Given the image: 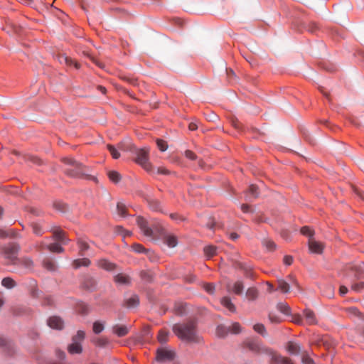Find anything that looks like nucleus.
Masks as SVG:
<instances>
[{
	"label": "nucleus",
	"mask_w": 364,
	"mask_h": 364,
	"mask_svg": "<svg viewBox=\"0 0 364 364\" xmlns=\"http://www.w3.org/2000/svg\"><path fill=\"white\" fill-rule=\"evenodd\" d=\"M172 331L183 341L193 343H199L202 341V338L198 331L197 322L195 320L175 323L172 326Z\"/></svg>",
	"instance_id": "obj_1"
},
{
	"label": "nucleus",
	"mask_w": 364,
	"mask_h": 364,
	"mask_svg": "<svg viewBox=\"0 0 364 364\" xmlns=\"http://www.w3.org/2000/svg\"><path fill=\"white\" fill-rule=\"evenodd\" d=\"M245 346L250 351L260 354L264 353L271 358V362L273 363H282V364H293L291 359L287 357H284L280 354L275 352L272 348L266 347L262 345L257 341L250 340L245 343Z\"/></svg>",
	"instance_id": "obj_2"
},
{
	"label": "nucleus",
	"mask_w": 364,
	"mask_h": 364,
	"mask_svg": "<svg viewBox=\"0 0 364 364\" xmlns=\"http://www.w3.org/2000/svg\"><path fill=\"white\" fill-rule=\"evenodd\" d=\"M63 161L68 166L65 173L72 178H80L88 175V168L71 157L63 158Z\"/></svg>",
	"instance_id": "obj_3"
},
{
	"label": "nucleus",
	"mask_w": 364,
	"mask_h": 364,
	"mask_svg": "<svg viewBox=\"0 0 364 364\" xmlns=\"http://www.w3.org/2000/svg\"><path fill=\"white\" fill-rule=\"evenodd\" d=\"M53 234V240H56L57 242L47 245V249L54 253H60L63 251V248L61 247V244L64 243L65 233L58 227H52L50 230Z\"/></svg>",
	"instance_id": "obj_4"
},
{
	"label": "nucleus",
	"mask_w": 364,
	"mask_h": 364,
	"mask_svg": "<svg viewBox=\"0 0 364 364\" xmlns=\"http://www.w3.org/2000/svg\"><path fill=\"white\" fill-rule=\"evenodd\" d=\"M85 333L84 331L79 330L76 334L72 336L71 343L68 345V352L71 354H81L83 351L82 343L85 340Z\"/></svg>",
	"instance_id": "obj_5"
},
{
	"label": "nucleus",
	"mask_w": 364,
	"mask_h": 364,
	"mask_svg": "<svg viewBox=\"0 0 364 364\" xmlns=\"http://www.w3.org/2000/svg\"><path fill=\"white\" fill-rule=\"evenodd\" d=\"M135 161L146 171H151L152 166L149 161V149L146 148L136 149Z\"/></svg>",
	"instance_id": "obj_6"
},
{
	"label": "nucleus",
	"mask_w": 364,
	"mask_h": 364,
	"mask_svg": "<svg viewBox=\"0 0 364 364\" xmlns=\"http://www.w3.org/2000/svg\"><path fill=\"white\" fill-rule=\"evenodd\" d=\"M175 352L166 347H161L156 350V360L160 363L171 361L175 358Z\"/></svg>",
	"instance_id": "obj_7"
},
{
	"label": "nucleus",
	"mask_w": 364,
	"mask_h": 364,
	"mask_svg": "<svg viewBox=\"0 0 364 364\" xmlns=\"http://www.w3.org/2000/svg\"><path fill=\"white\" fill-rule=\"evenodd\" d=\"M136 223L139 228L141 229L143 234L146 237L153 238L154 237V231L159 232V230L157 228L154 230L151 228L148 225L147 221L141 217H138L136 218Z\"/></svg>",
	"instance_id": "obj_8"
},
{
	"label": "nucleus",
	"mask_w": 364,
	"mask_h": 364,
	"mask_svg": "<svg viewBox=\"0 0 364 364\" xmlns=\"http://www.w3.org/2000/svg\"><path fill=\"white\" fill-rule=\"evenodd\" d=\"M47 326L56 331H62L65 328V321L59 316H51L47 319Z\"/></svg>",
	"instance_id": "obj_9"
},
{
	"label": "nucleus",
	"mask_w": 364,
	"mask_h": 364,
	"mask_svg": "<svg viewBox=\"0 0 364 364\" xmlns=\"http://www.w3.org/2000/svg\"><path fill=\"white\" fill-rule=\"evenodd\" d=\"M112 333L118 337H124L129 332V328L124 324L117 323L112 326Z\"/></svg>",
	"instance_id": "obj_10"
},
{
	"label": "nucleus",
	"mask_w": 364,
	"mask_h": 364,
	"mask_svg": "<svg viewBox=\"0 0 364 364\" xmlns=\"http://www.w3.org/2000/svg\"><path fill=\"white\" fill-rule=\"evenodd\" d=\"M309 249L312 253L321 254L323 250V245L314 238H309Z\"/></svg>",
	"instance_id": "obj_11"
},
{
	"label": "nucleus",
	"mask_w": 364,
	"mask_h": 364,
	"mask_svg": "<svg viewBox=\"0 0 364 364\" xmlns=\"http://www.w3.org/2000/svg\"><path fill=\"white\" fill-rule=\"evenodd\" d=\"M286 350L291 354L294 355H298L301 354L303 352L301 350V347L299 343L290 341L287 342L286 345Z\"/></svg>",
	"instance_id": "obj_12"
},
{
	"label": "nucleus",
	"mask_w": 364,
	"mask_h": 364,
	"mask_svg": "<svg viewBox=\"0 0 364 364\" xmlns=\"http://www.w3.org/2000/svg\"><path fill=\"white\" fill-rule=\"evenodd\" d=\"M344 311L346 312V315L350 318H358L360 320L364 319V315L356 307L351 306L346 308L344 309Z\"/></svg>",
	"instance_id": "obj_13"
},
{
	"label": "nucleus",
	"mask_w": 364,
	"mask_h": 364,
	"mask_svg": "<svg viewBox=\"0 0 364 364\" xmlns=\"http://www.w3.org/2000/svg\"><path fill=\"white\" fill-rule=\"evenodd\" d=\"M363 266L364 263L359 262L356 264H350L348 268L354 273L355 277L360 279L363 278Z\"/></svg>",
	"instance_id": "obj_14"
},
{
	"label": "nucleus",
	"mask_w": 364,
	"mask_h": 364,
	"mask_svg": "<svg viewBox=\"0 0 364 364\" xmlns=\"http://www.w3.org/2000/svg\"><path fill=\"white\" fill-rule=\"evenodd\" d=\"M19 250V246L16 244H11L7 247L4 248V252L9 259H14L16 258V255Z\"/></svg>",
	"instance_id": "obj_15"
},
{
	"label": "nucleus",
	"mask_w": 364,
	"mask_h": 364,
	"mask_svg": "<svg viewBox=\"0 0 364 364\" xmlns=\"http://www.w3.org/2000/svg\"><path fill=\"white\" fill-rule=\"evenodd\" d=\"M244 289L243 283L240 281H237L233 284H228L227 285V290L229 292H233L235 294H241Z\"/></svg>",
	"instance_id": "obj_16"
},
{
	"label": "nucleus",
	"mask_w": 364,
	"mask_h": 364,
	"mask_svg": "<svg viewBox=\"0 0 364 364\" xmlns=\"http://www.w3.org/2000/svg\"><path fill=\"white\" fill-rule=\"evenodd\" d=\"M303 315L307 324L313 325L316 323V315L313 311L306 309L304 311Z\"/></svg>",
	"instance_id": "obj_17"
},
{
	"label": "nucleus",
	"mask_w": 364,
	"mask_h": 364,
	"mask_svg": "<svg viewBox=\"0 0 364 364\" xmlns=\"http://www.w3.org/2000/svg\"><path fill=\"white\" fill-rule=\"evenodd\" d=\"M91 261L88 258L77 259L73 261L72 266L75 269H78L81 267H89Z\"/></svg>",
	"instance_id": "obj_18"
},
{
	"label": "nucleus",
	"mask_w": 364,
	"mask_h": 364,
	"mask_svg": "<svg viewBox=\"0 0 364 364\" xmlns=\"http://www.w3.org/2000/svg\"><path fill=\"white\" fill-rule=\"evenodd\" d=\"M97 264L99 267L107 271H112L115 267V264L114 263H112L105 259H99L97 262Z\"/></svg>",
	"instance_id": "obj_19"
},
{
	"label": "nucleus",
	"mask_w": 364,
	"mask_h": 364,
	"mask_svg": "<svg viewBox=\"0 0 364 364\" xmlns=\"http://www.w3.org/2000/svg\"><path fill=\"white\" fill-rule=\"evenodd\" d=\"M82 286L84 289L92 291L95 289L96 282L93 278L87 277L84 279Z\"/></svg>",
	"instance_id": "obj_20"
},
{
	"label": "nucleus",
	"mask_w": 364,
	"mask_h": 364,
	"mask_svg": "<svg viewBox=\"0 0 364 364\" xmlns=\"http://www.w3.org/2000/svg\"><path fill=\"white\" fill-rule=\"evenodd\" d=\"M174 313L178 316H183L186 313V305L182 302H176L173 307Z\"/></svg>",
	"instance_id": "obj_21"
},
{
	"label": "nucleus",
	"mask_w": 364,
	"mask_h": 364,
	"mask_svg": "<svg viewBox=\"0 0 364 364\" xmlns=\"http://www.w3.org/2000/svg\"><path fill=\"white\" fill-rule=\"evenodd\" d=\"M257 186L255 185H251L250 186L249 191L246 195L247 200H252V199H255L258 197L259 193L257 191Z\"/></svg>",
	"instance_id": "obj_22"
},
{
	"label": "nucleus",
	"mask_w": 364,
	"mask_h": 364,
	"mask_svg": "<svg viewBox=\"0 0 364 364\" xmlns=\"http://www.w3.org/2000/svg\"><path fill=\"white\" fill-rule=\"evenodd\" d=\"M230 332V328L224 325H219L216 328V336L219 338H225Z\"/></svg>",
	"instance_id": "obj_23"
},
{
	"label": "nucleus",
	"mask_w": 364,
	"mask_h": 364,
	"mask_svg": "<svg viewBox=\"0 0 364 364\" xmlns=\"http://www.w3.org/2000/svg\"><path fill=\"white\" fill-rule=\"evenodd\" d=\"M221 304L231 312H235L236 310L235 305L232 303L230 299L228 296L222 298Z\"/></svg>",
	"instance_id": "obj_24"
},
{
	"label": "nucleus",
	"mask_w": 364,
	"mask_h": 364,
	"mask_svg": "<svg viewBox=\"0 0 364 364\" xmlns=\"http://www.w3.org/2000/svg\"><path fill=\"white\" fill-rule=\"evenodd\" d=\"M1 285L9 289H11L16 286V282L11 277H5L1 281Z\"/></svg>",
	"instance_id": "obj_25"
},
{
	"label": "nucleus",
	"mask_w": 364,
	"mask_h": 364,
	"mask_svg": "<svg viewBox=\"0 0 364 364\" xmlns=\"http://www.w3.org/2000/svg\"><path fill=\"white\" fill-rule=\"evenodd\" d=\"M139 303V299L136 295H133L125 300V305L129 308L136 307L138 306Z\"/></svg>",
	"instance_id": "obj_26"
},
{
	"label": "nucleus",
	"mask_w": 364,
	"mask_h": 364,
	"mask_svg": "<svg viewBox=\"0 0 364 364\" xmlns=\"http://www.w3.org/2000/svg\"><path fill=\"white\" fill-rule=\"evenodd\" d=\"M114 281L120 284H128L130 282V278L126 274H119L114 277Z\"/></svg>",
	"instance_id": "obj_27"
},
{
	"label": "nucleus",
	"mask_w": 364,
	"mask_h": 364,
	"mask_svg": "<svg viewBox=\"0 0 364 364\" xmlns=\"http://www.w3.org/2000/svg\"><path fill=\"white\" fill-rule=\"evenodd\" d=\"M60 61L61 63H65L66 65H70V66L73 65L77 69H78L80 68L79 64L75 60H74L73 59H72L71 58H70L68 56H65V55L61 56Z\"/></svg>",
	"instance_id": "obj_28"
},
{
	"label": "nucleus",
	"mask_w": 364,
	"mask_h": 364,
	"mask_svg": "<svg viewBox=\"0 0 364 364\" xmlns=\"http://www.w3.org/2000/svg\"><path fill=\"white\" fill-rule=\"evenodd\" d=\"M53 207L55 210L61 213H65L68 210V205L61 201L53 202Z\"/></svg>",
	"instance_id": "obj_29"
},
{
	"label": "nucleus",
	"mask_w": 364,
	"mask_h": 364,
	"mask_svg": "<svg viewBox=\"0 0 364 364\" xmlns=\"http://www.w3.org/2000/svg\"><path fill=\"white\" fill-rule=\"evenodd\" d=\"M203 251L208 258H211L216 255L217 247L213 245H208L204 247Z\"/></svg>",
	"instance_id": "obj_30"
},
{
	"label": "nucleus",
	"mask_w": 364,
	"mask_h": 364,
	"mask_svg": "<svg viewBox=\"0 0 364 364\" xmlns=\"http://www.w3.org/2000/svg\"><path fill=\"white\" fill-rule=\"evenodd\" d=\"M278 289L281 290L283 293H288L290 287L289 284L282 279L277 280Z\"/></svg>",
	"instance_id": "obj_31"
},
{
	"label": "nucleus",
	"mask_w": 364,
	"mask_h": 364,
	"mask_svg": "<svg viewBox=\"0 0 364 364\" xmlns=\"http://www.w3.org/2000/svg\"><path fill=\"white\" fill-rule=\"evenodd\" d=\"M107 176L110 181L114 183H117L121 180V175L119 173L115 171H109L107 173Z\"/></svg>",
	"instance_id": "obj_32"
},
{
	"label": "nucleus",
	"mask_w": 364,
	"mask_h": 364,
	"mask_svg": "<svg viewBox=\"0 0 364 364\" xmlns=\"http://www.w3.org/2000/svg\"><path fill=\"white\" fill-rule=\"evenodd\" d=\"M132 250L137 252V253H141V252H144L145 253L146 255H149V254H153V251L150 250H146L140 244H134L132 245Z\"/></svg>",
	"instance_id": "obj_33"
},
{
	"label": "nucleus",
	"mask_w": 364,
	"mask_h": 364,
	"mask_svg": "<svg viewBox=\"0 0 364 364\" xmlns=\"http://www.w3.org/2000/svg\"><path fill=\"white\" fill-rule=\"evenodd\" d=\"M165 243L169 247H174L177 245V239L175 236L173 235H167L164 238Z\"/></svg>",
	"instance_id": "obj_34"
},
{
	"label": "nucleus",
	"mask_w": 364,
	"mask_h": 364,
	"mask_svg": "<svg viewBox=\"0 0 364 364\" xmlns=\"http://www.w3.org/2000/svg\"><path fill=\"white\" fill-rule=\"evenodd\" d=\"M257 296H258V291H257V289L252 287V288H249L247 290L246 296L248 298V299L255 300L257 299Z\"/></svg>",
	"instance_id": "obj_35"
},
{
	"label": "nucleus",
	"mask_w": 364,
	"mask_h": 364,
	"mask_svg": "<svg viewBox=\"0 0 364 364\" xmlns=\"http://www.w3.org/2000/svg\"><path fill=\"white\" fill-rule=\"evenodd\" d=\"M277 308L284 314L289 315L290 314V307L286 303H279L277 306Z\"/></svg>",
	"instance_id": "obj_36"
},
{
	"label": "nucleus",
	"mask_w": 364,
	"mask_h": 364,
	"mask_svg": "<svg viewBox=\"0 0 364 364\" xmlns=\"http://www.w3.org/2000/svg\"><path fill=\"white\" fill-rule=\"evenodd\" d=\"M148 202H149V205L151 210H153L154 211H161V203L159 201H158L156 200L151 199V200H149Z\"/></svg>",
	"instance_id": "obj_37"
},
{
	"label": "nucleus",
	"mask_w": 364,
	"mask_h": 364,
	"mask_svg": "<svg viewBox=\"0 0 364 364\" xmlns=\"http://www.w3.org/2000/svg\"><path fill=\"white\" fill-rule=\"evenodd\" d=\"M117 210L119 215L122 217H126L127 216V208L125 205L122 203L119 202L117 205Z\"/></svg>",
	"instance_id": "obj_38"
},
{
	"label": "nucleus",
	"mask_w": 364,
	"mask_h": 364,
	"mask_svg": "<svg viewBox=\"0 0 364 364\" xmlns=\"http://www.w3.org/2000/svg\"><path fill=\"white\" fill-rule=\"evenodd\" d=\"M104 328L105 326L103 323L98 321L94 322L92 330L95 333L98 334L101 333L104 330Z\"/></svg>",
	"instance_id": "obj_39"
},
{
	"label": "nucleus",
	"mask_w": 364,
	"mask_h": 364,
	"mask_svg": "<svg viewBox=\"0 0 364 364\" xmlns=\"http://www.w3.org/2000/svg\"><path fill=\"white\" fill-rule=\"evenodd\" d=\"M253 329L257 333H258L260 335H262V336H267V332H266L265 327L262 323H256V324H255L254 326H253Z\"/></svg>",
	"instance_id": "obj_40"
},
{
	"label": "nucleus",
	"mask_w": 364,
	"mask_h": 364,
	"mask_svg": "<svg viewBox=\"0 0 364 364\" xmlns=\"http://www.w3.org/2000/svg\"><path fill=\"white\" fill-rule=\"evenodd\" d=\"M168 338V332L164 330L159 331L158 333V341L163 343L167 342Z\"/></svg>",
	"instance_id": "obj_41"
},
{
	"label": "nucleus",
	"mask_w": 364,
	"mask_h": 364,
	"mask_svg": "<svg viewBox=\"0 0 364 364\" xmlns=\"http://www.w3.org/2000/svg\"><path fill=\"white\" fill-rule=\"evenodd\" d=\"M262 244L268 251H274L276 249V245L272 240L265 239L262 241Z\"/></svg>",
	"instance_id": "obj_42"
},
{
	"label": "nucleus",
	"mask_w": 364,
	"mask_h": 364,
	"mask_svg": "<svg viewBox=\"0 0 364 364\" xmlns=\"http://www.w3.org/2000/svg\"><path fill=\"white\" fill-rule=\"evenodd\" d=\"M301 361L304 364H314V361L310 358L309 355L306 351L301 353Z\"/></svg>",
	"instance_id": "obj_43"
},
{
	"label": "nucleus",
	"mask_w": 364,
	"mask_h": 364,
	"mask_svg": "<svg viewBox=\"0 0 364 364\" xmlns=\"http://www.w3.org/2000/svg\"><path fill=\"white\" fill-rule=\"evenodd\" d=\"M351 290L354 291L357 293H360L364 290V282H360L358 283H354L351 285Z\"/></svg>",
	"instance_id": "obj_44"
},
{
	"label": "nucleus",
	"mask_w": 364,
	"mask_h": 364,
	"mask_svg": "<svg viewBox=\"0 0 364 364\" xmlns=\"http://www.w3.org/2000/svg\"><path fill=\"white\" fill-rule=\"evenodd\" d=\"M77 245H78V247L80 249V252L81 255H84L83 252L87 250L90 247L89 245L85 241H84L82 240H79L77 242Z\"/></svg>",
	"instance_id": "obj_45"
},
{
	"label": "nucleus",
	"mask_w": 364,
	"mask_h": 364,
	"mask_svg": "<svg viewBox=\"0 0 364 364\" xmlns=\"http://www.w3.org/2000/svg\"><path fill=\"white\" fill-rule=\"evenodd\" d=\"M230 328V332L234 334L240 333L242 331V327L240 324L237 322H235L232 324Z\"/></svg>",
	"instance_id": "obj_46"
},
{
	"label": "nucleus",
	"mask_w": 364,
	"mask_h": 364,
	"mask_svg": "<svg viewBox=\"0 0 364 364\" xmlns=\"http://www.w3.org/2000/svg\"><path fill=\"white\" fill-rule=\"evenodd\" d=\"M107 149L109 151L112 156L114 159H117L119 158L120 156V154L118 151V149H117L114 146L112 145H110V144H108L107 145Z\"/></svg>",
	"instance_id": "obj_47"
},
{
	"label": "nucleus",
	"mask_w": 364,
	"mask_h": 364,
	"mask_svg": "<svg viewBox=\"0 0 364 364\" xmlns=\"http://www.w3.org/2000/svg\"><path fill=\"white\" fill-rule=\"evenodd\" d=\"M94 343L99 347H105L109 343V341L106 338H97L94 341Z\"/></svg>",
	"instance_id": "obj_48"
},
{
	"label": "nucleus",
	"mask_w": 364,
	"mask_h": 364,
	"mask_svg": "<svg viewBox=\"0 0 364 364\" xmlns=\"http://www.w3.org/2000/svg\"><path fill=\"white\" fill-rule=\"evenodd\" d=\"M215 285L213 283H207L203 284V289L207 291L208 294H213L215 291Z\"/></svg>",
	"instance_id": "obj_49"
},
{
	"label": "nucleus",
	"mask_w": 364,
	"mask_h": 364,
	"mask_svg": "<svg viewBox=\"0 0 364 364\" xmlns=\"http://www.w3.org/2000/svg\"><path fill=\"white\" fill-rule=\"evenodd\" d=\"M57 269L56 262L47 258V270L55 271Z\"/></svg>",
	"instance_id": "obj_50"
},
{
	"label": "nucleus",
	"mask_w": 364,
	"mask_h": 364,
	"mask_svg": "<svg viewBox=\"0 0 364 364\" xmlns=\"http://www.w3.org/2000/svg\"><path fill=\"white\" fill-rule=\"evenodd\" d=\"M301 232L304 235H306V236H309L310 238H312L311 237L313 236L314 235V231L310 229L309 227H303L301 229Z\"/></svg>",
	"instance_id": "obj_51"
},
{
	"label": "nucleus",
	"mask_w": 364,
	"mask_h": 364,
	"mask_svg": "<svg viewBox=\"0 0 364 364\" xmlns=\"http://www.w3.org/2000/svg\"><path fill=\"white\" fill-rule=\"evenodd\" d=\"M157 146L161 151H165L167 149V144L165 141L162 139H157L156 141Z\"/></svg>",
	"instance_id": "obj_52"
},
{
	"label": "nucleus",
	"mask_w": 364,
	"mask_h": 364,
	"mask_svg": "<svg viewBox=\"0 0 364 364\" xmlns=\"http://www.w3.org/2000/svg\"><path fill=\"white\" fill-rule=\"evenodd\" d=\"M292 321L297 324H302L303 323V318L299 314H295L293 316Z\"/></svg>",
	"instance_id": "obj_53"
},
{
	"label": "nucleus",
	"mask_w": 364,
	"mask_h": 364,
	"mask_svg": "<svg viewBox=\"0 0 364 364\" xmlns=\"http://www.w3.org/2000/svg\"><path fill=\"white\" fill-rule=\"evenodd\" d=\"M185 156L191 160H195L196 159V155L191 150H186L185 151Z\"/></svg>",
	"instance_id": "obj_54"
},
{
	"label": "nucleus",
	"mask_w": 364,
	"mask_h": 364,
	"mask_svg": "<svg viewBox=\"0 0 364 364\" xmlns=\"http://www.w3.org/2000/svg\"><path fill=\"white\" fill-rule=\"evenodd\" d=\"M269 318L271 321V322H272V323H279V322H281V318L279 316L273 315L272 314H270L269 315Z\"/></svg>",
	"instance_id": "obj_55"
},
{
	"label": "nucleus",
	"mask_w": 364,
	"mask_h": 364,
	"mask_svg": "<svg viewBox=\"0 0 364 364\" xmlns=\"http://www.w3.org/2000/svg\"><path fill=\"white\" fill-rule=\"evenodd\" d=\"M293 262V257L290 255H286L284 257V263L287 265H291Z\"/></svg>",
	"instance_id": "obj_56"
},
{
	"label": "nucleus",
	"mask_w": 364,
	"mask_h": 364,
	"mask_svg": "<svg viewBox=\"0 0 364 364\" xmlns=\"http://www.w3.org/2000/svg\"><path fill=\"white\" fill-rule=\"evenodd\" d=\"M157 173L159 174L167 175L169 174L170 172L165 167H159L157 168Z\"/></svg>",
	"instance_id": "obj_57"
},
{
	"label": "nucleus",
	"mask_w": 364,
	"mask_h": 364,
	"mask_svg": "<svg viewBox=\"0 0 364 364\" xmlns=\"http://www.w3.org/2000/svg\"><path fill=\"white\" fill-rule=\"evenodd\" d=\"M10 235L9 232L5 230L0 229V238H5Z\"/></svg>",
	"instance_id": "obj_58"
},
{
	"label": "nucleus",
	"mask_w": 364,
	"mask_h": 364,
	"mask_svg": "<svg viewBox=\"0 0 364 364\" xmlns=\"http://www.w3.org/2000/svg\"><path fill=\"white\" fill-rule=\"evenodd\" d=\"M33 230L34 233H36L37 235L39 234L41 232V228L37 224H34L33 225Z\"/></svg>",
	"instance_id": "obj_59"
},
{
	"label": "nucleus",
	"mask_w": 364,
	"mask_h": 364,
	"mask_svg": "<svg viewBox=\"0 0 364 364\" xmlns=\"http://www.w3.org/2000/svg\"><path fill=\"white\" fill-rule=\"evenodd\" d=\"M339 291L341 295H345L348 292V288L345 286H341Z\"/></svg>",
	"instance_id": "obj_60"
},
{
	"label": "nucleus",
	"mask_w": 364,
	"mask_h": 364,
	"mask_svg": "<svg viewBox=\"0 0 364 364\" xmlns=\"http://www.w3.org/2000/svg\"><path fill=\"white\" fill-rule=\"evenodd\" d=\"M188 129L191 131L196 130L198 129V125L195 122H191L188 125Z\"/></svg>",
	"instance_id": "obj_61"
},
{
	"label": "nucleus",
	"mask_w": 364,
	"mask_h": 364,
	"mask_svg": "<svg viewBox=\"0 0 364 364\" xmlns=\"http://www.w3.org/2000/svg\"><path fill=\"white\" fill-rule=\"evenodd\" d=\"M250 206L247 204H242L241 205V209L244 213H247L250 210Z\"/></svg>",
	"instance_id": "obj_62"
},
{
	"label": "nucleus",
	"mask_w": 364,
	"mask_h": 364,
	"mask_svg": "<svg viewBox=\"0 0 364 364\" xmlns=\"http://www.w3.org/2000/svg\"><path fill=\"white\" fill-rule=\"evenodd\" d=\"M58 355L61 359H65V357H66L65 353L64 351H62V350L58 351Z\"/></svg>",
	"instance_id": "obj_63"
},
{
	"label": "nucleus",
	"mask_w": 364,
	"mask_h": 364,
	"mask_svg": "<svg viewBox=\"0 0 364 364\" xmlns=\"http://www.w3.org/2000/svg\"><path fill=\"white\" fill-rule=\"evenodd\" d=\"M146 255L149 257V258L151 261L154 262L156 259V256L154 252H153V254L151 253V254Z\"/></svg>",
	"instance_id": "obj_64"
}]
</instances>
